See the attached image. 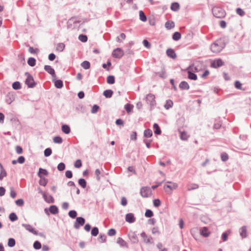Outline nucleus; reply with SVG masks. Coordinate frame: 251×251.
Returning <instances> with one entry per match:
<instances>
[{"label": "nucleus", "instance_id": "obj_1", "mask_svg": "<svg viewBox=\"0 0 251 251\" xmlns=\"http://www.w3.org/2000/svg\"><path fill=\"white\" fill-rule=\"evenodd\" d=\"M228 41L226 37L221 38L217 40L211 45V50L214 53H218L224 49Z\"/></svg>", "mask_w": 251, "mask_h": 251}, {"label": "nucleus", "instance_id": "obj_61", "mask_svg": "<svg viewBox=\"0 0 251 251\" xmlns=\"http://www.w3.org/2000/svg\"><path fill=\"white\" fill-rule=\"evenodd\" d=\"M116 231L114 228H110V229L108 230L107 232V234L110 236H114L116 234Z\"/></svg>", "mask_w": 251, "mask_h": 251}, {"label": "nucleus", "instance_id": "obj_14", "mask_svg": "<svg viewBox=\"0 0 251 251\" xmlns=\"http://www.w3.org/2000/svg\"><path fill=\"white\" fill-rule=\"evenodd\" d=\"M141 236L143 238L146 243L149 244L152 242H151L152 238L151 236L148 237L145 232L143 231L141 233Z\"/></svg>", "mask_w": 251, "mask_h": 251}, {"label": "nucleus", "instance_id": "obj_12", "mask_svg": "<svg viewBox=\"0 0 251 251\" xmlns=\"http://www.w3.org/2000/svg\"><path fill=\"white\" fill-rule=\"evenodd\" d=\"M166 54L168 57L174 59H176L177 57L174 50L171 48L167 50Z\"/></svg>", "mask_w": 251, "mask_h": 251}, {"label": "nucleus", "instance_id": "obj_49", "mask_svg": "<svg viewBox=\"0 0 251 251\" xmlns=\"http://www.w3.org/2000/svg\"><path fill=\"white\" fill-rule=\"evenodd\" d=\"M145 216L147 218H151L153 216V213L151 210L147 209L145 213Z\"/></svg>", "mask_w": 251, "mask_h": 251}, {"label": "nucleus", "instance_id": "obj_28", "mask_svg": "<svg viewBox=\"0 0 251 251\" xmlns=\"http://www.w3.org/2000/svg\"><path fill=\"white\" fill-rule=\"evenodd\" d=\"M177 184H176V183H173V185H165V186H164V189H165V190L166 192L167 193H170V192H169V191H168L166 189L167 188H169V189H170V191H171V190H172L173 189H176V187H177Z\"/></svg>", "mask_w": 251, "mask_h": 251}, {"label": "nucleus", "instance_id": "obj_6", "mask_svg": "<svg viewBox=\"0 0 251 251\" xmlns=\"http://www.w3.org/2000/svg\"><path fill=\"white\" fill-rule=\"evenodd\" d=\"M85 220L84 218L82 217H76L74 226L75 229H78L85 224Z\"/></svg>", "mask_w": 251, "mask_h": 251}, {"label": "nucleus", "instance_id": "obj_64", "mask_svg": "<svg viewBox=\"0 0 251 251\" xmlns=\"http://www.w3.org/2000/svg\"><path fill=\"white\" fill-rule=\"evenodd\" d=\"M143 44L144 46L148 49H150L151 47V43L146 39L143 40Z\"/></svg>", "mask_w": 251, "mask_h": 251}, {"label": "nucleus", "instance_id": "obj_21", "mask_svg": "<svg viewBox=\"0 0 251 251\" xmlns=\"http://www.w3.org/2000/svg\"><path fill=\"white\" fill-rule=\"evenodd\" d=\"M61 130L63 133L68 134L71 132V128L70 126L66 124L63 125L61 126Z\"/></svg>", "mask_w": 251, "mask_h": 251}, {"label": "nucleus", "instance_id": "obj_2", "mask_svg": "<svg viewBox=\"0 0 251 251\" xmlns=\"http://www.w3.org/2000/svg\"><path fill=\"white\" fill-rule=\"evenodd\" d=\"M212 13L217 18H223L226 16L225 11L221 7L215 6L212 8Z\"/></svg>", "mask_w": 251, "mask_h": 251}, {"label": "nucleus", "instance_id": "obj_47", "mask_svg": "<svg viewBox=\"0 0 251 251\" xmlns=\"http://www.w3.org/2000/svg\"><path fill=\"white\" fill-rule=\"evenodd\" d=\"M44 153L45 156L49 157L51 154L52 150L50 148H47L45 150Z\"/></svg>", "mask_w": 251, "mask_h": 251}, {"label": "nucleus", "instance_id": "obj_40", "mask_svg": "<svg viewBox=\"0 0 251 251\" xmlns=\"http://www.w3.org/2000/svg\"><path fill=\"white\" fill-rule=\"evenodd\" d=\"M68 215L71 218L75 219L76 218L77 212L75 210H71L69 212Z\"/></svg>", "mask_w": 251, "mask_h": 251}, {"label": "nucleus", "instance_id": "obj_43", "mask_svg": "<svg viewBox=\"0 0 251 251\" xmlns=\"http://www.w3.org/2000/svg\"><path fill=\"white\" fill-rule=\"evenodd\" d=\"M53 141L54 143L56 144H61L63 142L62 138L59 136H55L53 138Z\"/></svg>", "mask_w": 251, "mask_h": 251}, {"label": "nucleus", "instance_id": "obj_19", "mask_svg": "<svg viewBox=\"0 0 251 251\" xmlns=\"http://www.w3.org/2000/svg\"><path fill=\"white\" fill-rule=\"evenodd\" d=\"M201 234L204 237H207L209 235V232L206 227H203L200 230Z\"/></svg>", "mask_w": 251, "mask_h": 251}, {"label": "nucleus", "instance_id": "obj_3", "mask_svg": "<svg viewBox=\"0 0 251 251\" xmlns=\"http://www.w3.org/2000/svg\"><path fill=\"white\" fill-rule=\"evenodd\" d=\"M25 75L27 76L25 83L28 88H33L36 85V83L34 81L33 76L28 73L25 72Z\"/></svg>", "mask_w": 251, "mask_h": 251}, {"label": "nucleus", "instance_id": "obj_13", "mask_svg": "<svg viewBox=\"0 0 251 251\" xmlns=\"http://www.w3.org/2000/svg\"><path fill=\"white\" fill-rule=\"evenodd\" d=\"M37 175L40 178H42L44 177L43 176H47L49 175V173L46 169L40 168Z\"/></svg>", "mask_w": 251, "mask_h": 251}, {"label": "nucleus", "instance_id": "obj_63", "mask_svg": "<svg viewBox=\"0 0 251 251\" xmlns=\"http://www.w3.org/2000/svg\"><path fill=\"white\" fill-rule=\"evenodd\" d=\"M56 48L58 50H60L61 51H63V50L65 48V45L64 43H59L58 44Z\"/></svg>", "mask_w": 251, "mask_h": 251}, {"label": "nucleus", "instance_id": "obj_15", "mask_svg": "<svg viewBox=\"0 0 251 251\" xmlns=\"http://www.w3.org/2000/svg\"><path fill=\"white\" fill-rule=\"evenodd\" d=\"M129 238L132 243H137L138 242V237L134 232L129 234Z\"/></svg>", "mask_w": 251, "mask_h": 251}, {"label": "nucleus", "instance_id": "obj_32", "mask_svg": "<svg viewBox=\"0 0 251 251\" xmlns=\"http://www.w3.org/2000/svg\"><path fill=\"white\" fill-rule=\"evenodd\" d=\"M115 82V79L114 75H110L107 77V83L109 84H113Z\"/></svg>", "mask_w": 251, "mask_h": 251}, {"label": "nucleus", "instance_id": "obj_8", "mask_svg": "<svg viewBox=\"0 0 251 251\" xmlns=\"http://www.w3.org/2000/svg\"><path fill=\"white\" fill-rule=\"evenodd\" d=\"M224 65V62L220 58L214 60L211 63L210 66L213 68H218Z\"/></svg>", "mask_w": 251, "mask_h": 251}, {"label": "nucleus", "instance_id": "obj_10", "mask_svg": "<svg viewBox=\"0 0 251 251\" xmlns=\"http://www.w3.org/2000/svg\"><path fill=\"white\" fill-rule=\"evenodd\" d=\"M125 220L127 223L132 224L135 221L136 219L133 213H129L126 215Z\"/></svg>", "mask_w": 251, "mask_h": 251}, {"label": "nucleus", "instance_id": "obj_42", "mask_svg": "<svg viewBox=\"0 0 251 251\" xmlns=\"http://www.w3.org/2000/svg\"><path fill=\"white\" fill-rule=\"evenodd\" d=\"M48 182V180L45 177H43L42 178H40V179L39 181V184L40 185L45 186L47 184Z\"/></svg>", "mask_w": 251, "mask_h": 251}, {"label": "nucleus", "instance_id": "obj_34", "mask_svg": "<svg viewBox=\"0 0 251 251\" xmlns=\"http://www.w3.org/2000/svg\"><path fill=\"white\" fill-rule=\"evenodd\" d=\"M27 64L31 67H34L36 65V59L33 57H29L27 60Z\"/></svg>", "mask_w": 251, "mask_h": 251}, {"label": "nucleus", "instance_id": "obj_29", "mask_svg": "<svg viewBox=\"0 0 251 251\" xmlns=\"http://www.w3.org/2000/svg\"><path fill=\"white\" fill-rule=\"evenodd\" d=\"M181 37V33L178 31L174 33L172 36V38L175 41L179 40Z\"/></svg>", "mask_w": 251, "mask_h": 251}, {"label": "nucleus", "instance_id": "obj_57", "mask_svg": "<svg viewBox=\"0 0 251 251\" xmlns=\"http://www.w3.org/2000/svg\"><path fill=\"white\" fill-rule=\"evenodd\" d=\"M99 108L100 107L98 105L94 104L92 107L91 113L93 114L96 113L98 111Z\"/></svg>", "mask_w": 251, "mask_h": 251}, {"label": "nucleus", "instance_id": "obj_33", "mask_svg": "<svg viewBox=\"0 0 251 251\" xmlns=\"http://www.w3.org/2000/svg\"><path fill=\"white\" fill-rule=\"evenodd\" d=\"M81 66L84 69L87 70L90 67V63L88 61H84L81 64Z\"/></svg>", "mask_w": 251, "mask_h": 251}, {"label": "nucleus", "instance_id": "obj_22", "mask_svg": "<svg viewBox=\"0 0 251 251\" xmlns=\"http://www.w3.org/2000/svg\"><path fill=\"white\" fill-rule=\"evenodd\" d=\"M53 81L54 82V86L58 89L62 88L63 86V82L61 79L54 80Z\"/></svg>", "mask_w": 251, "mask_h": 251}, {"label": "nucleus", "instance_id": "obj_50", "mask_svg": "<svg viewBox=\"0 0 251 251\" xmlns=\"http://www.w3.org/2000/svg\"><path fill=\"white\" fill-rule=\"evenodd\" d=\"M133 107V106L132 105L130 104H129V103H126L125 105V109H126V112L128 113L131 112V111L132 110Z\"/></svg>", "mask_w": 251, "mask_h": 251}, {"label": "nucleus", "instance_id": "obj_39", "mask_svg": "<svg viewBox=\"0 0 251 251\" xmlns=\"http://www.w3.org/2000/svg\"><path fill=\"white\" fill-rule=\"evenodd\" d=\"M139 18L142 22H146L147 21V17L144 12L142 10L139 11Z\"/></svg>", "mask_w": 251, "mask_h": 251}, {"label": "nucleus", "instance_id": "obj_52", "mask_svg": "<svg viewBox=\"0 0 251 251\" xmlns=\"http://www.w3.org/2000/svg\"><path fill=\"white\" fill-rule=\"evenodd\" d=\"M57 168L59 171H63L65 169V165L64 163L61 162L57 165Z\"/></svg>", "mask_w": 251, "mask_h": 251}, {"label": "nucleus", "instance_id": "obj_54", "mask_svg": "<svg viewBox=\"0 0 251 251\" xmlns=\"http://www.w3.org/2000/svg\"><path fill=\"white\" fill-rule=\"evenodd\" d=\"M199 188V185L197 184H192L190 185L188 187V191H191L193 190H195L196 189H198Z\"/></svg>", "mask_w": 251, "mask_h": 251}, {"label": "nucleus", "instance_id": "obj_55", "mask_svg": "<svg viewBox=\"0 0 251 251\" xmlns=\"http://www.w3.org/2000/svg\"><path fill=\"white\" fill-rule=\"evenodd\" d=\"M7 176V173L5 169H2L0 171V180H2L3 178Z\"/></svg>", "mask_w": 251, "mask_h": 251}, {"label": "nucleus", "instance_id": "obj_26", "mask_svg": "<svg viewBox=\"0 0 251 251\" xmlns=\"http://www.w3.org/2000/svg\"><path fill=\"white\" fill-rule=\"evenodd\" d=\"M188 78L191 80H196L198 77L196 74L190 71L188 72Z\"/></svg>", "mask_w": 251, "mask_h": 251}, {"label": "nucleus", "instance_id": "obj_45", "mask_svg": "<svg viewBox=\"0 0 251 251\" xmlns=\"http://www.w3.org/2000/svg\"><path fill=\"white\" fill-rule=\"evenodd\" d=\"M33 248L35 250H39L42 248L41 243L38 241H36L33 243Z\"/></svg>", "mask_w": 251, "mask_h": 251}, {"label": "nucleus", "instance_id": "obj_59", "mask_svg": "<svg viewBox=\"0 0 251 251\" xmlns=\"http://www.w3.org/2000/svg\"><path fill=\"white\" fill-rule=\"evenodd\" d=\"M74 166L76 168H79L82 166V162L81 160L77 159L74 163Z\"/></svg>", "mask_w": 251, "mask_h": 251}, {"label": "nucleus", "instance_id": "obj_37", "mask_svg": "<svg viewBox=\"0 0 251 251\" xmlns=\"http://www.w3.org/2000/svg\"><path fill=\"white\" fill-rule=\"evenodd\" d=\"M173 106V102L171 100H168L166 101V103L164 105V107L166 109H169Z\"/></svg>", "mask_w": 251, "mask_h": 251}, {"label": "nucleus", "instance_id": "obj_60", "mask_svg": "<svg viewBox=\"0 0 251 251\" xmlns=\"http://www.w3.org/2000/svg\"><path fill=\"white\" fill-rule=\"evenodd\" d=\"M15 203L19 206H22L24 204V201L23 199H18L15 201Z\"/></svg>", "mask_w": 251, "mask_h": 251}, {"label": "nucleus", "instance_id": "obj_44", "mask_svg": "<svg viewBox=\"0 0 251 251\" xmlns=\"http://www.w3.org/2000/svg\"><path fill=\"white\" fill-rule=\"evenodd\" d=\"M16 244L15 240L13 238L8 239L7 245L9 247H13Z\"/></svg>", "mask_w": 251, "mask_h": 251}, {"label": "nucleus", "instance_id": "obj_9", "mask_svg": "<svg viewBox=\"0 0 251 251\" xmlns=\"http://www.w3.org/2000/svg\"><path fill=\"white\" fill-rule=\"evenodd\" d=\"M22 226L24 227L26 230L33 233L34 235H38V231L35 229L30 225L22 224Z\"/></svg>", "mask_w": 251, "mask_h": 251}, {"label": "nucleus", "instance_id": "obj_56", "mask_svg": "<svg viewBox=\"0 0 251 251\" xmlns=\"http://www.w3.org/2000/svg\"><path fill=\"white\" fill-rule=\"evenodd\" d=\"M221 160L225 162V161H226L228 159V155L226 153L224 152L221 154Z\"/></svg>", "mask_w": 251, "mask_h": 251}, {"label": "nucleus", "instance_id": "obj_23", "mask_svg": "<svg viewBox=\"0 0 251 251\" xmlns=\"http://www.w3.org/2000/svg\"><path fill=\"white\" fill-rule=\"evenodd\" d=\"M153 128H154V133L156 135H160L161 133V130L157 123H154L153 125Z\"/></svg>", "mask_w": 251, "mask_h": 251}, {"label": "nucleus", "instance_id": "obj_7", "mask_svg": "<svg viewBox=\"0 0 251 251\" xmlns=\"http://www.w3.org/2000/svg\"><path fill=\"white\" fill-rule=\"evenodd\" d=\"M112 54L114 57L120 59L123 56L124 53L121 48H117L114 50Z\"/></svg>", "mask_w": 251, "mask_h": 251}, {"label": "nucleus", "instance_id": "obj_16", "mask_svg": "<svg viewBox=\"0 0 251 251\" xmlns=\"http://www.w3.org/2000/svg\"><path fill=\"white\" fill-rule=\"evenodd\" d=\"M179 87L181 90H188L190 88V86L186 81H182L179 83Z\"/></svg>", "mask_w": 251, "mask_h": 251}, {"label": "nucleus", "instance_id": "obj_18", "mask_svg": "<svg viewBox=\"0 0 251 251\" xmlns=\"http://www.w3.org/2000/svg\"><path fill=\"white\" fill-rule=\"evenodd\" d=\"M117 243L120 245L121 247H128L126 242L121 237H119L117 239Z\"/></svg>", "mask_w": 251, "mask_h": 251}, {"label": "nucleus", "instance_id": "obj_4", "mask_svg": "<svg viewBox=\"0 0 251 251\" xmlns=\"http://www.w3.org/2000/svg\"><path fill=\"white\" fill-rule=\"evenodd\" d=\"M155 98V96L151 93L147 95L145 98L147 103L149 104L151 107L154 106L156 104Z\"/></svg>", "mask_w": 251, "mask_h": 251}, {"label": "nucleus", "instance_id": "obj_36", "mask_svg": "<svg viewBox=\"0 0 251 251\" xmlns=\"http://www.w3.org/2000/svg\"><path fill=\"white\" fill-rule=\"evenodd\" d=\"M165 27L168 29H170L175 26V23L173 21H167L165 24Z\"/></svg>", "mask_w": 251, "mask_h": 251}, {"label": "nucleus", "instance_id": "obj_27", "mask_svg": "<svg viewBox=\"0 0 251 251\" xmlns=\"http://www.w3.org/2000/svg\"><path fill=\"white\" fill-rule=\"evenodd\" d=\"M78 183L82 188H85L86 187L87 182L84 178H79L78 180Z\"/></svg>", "mask_w": 251, "mask_h": 251}, {"label": "nucleus", "instance_id": "obj_62", "mask_svg": "<svg viewBox=\"0 0 251 251\" xmlns=\"http://www.w3.org/2000/svg\"><path fill=\"white\" fill-rule=\"evenodd\" d=\"M153 204L154 206L156 207H159L161 204V201L158 199H155L153 201Z\"/></svg>", "mask_w": 251, "mask_h": 251}, {"label": "nucleus", "instance_id": "obj_46", "mask_svg": "<svg viewBox=\"0 0 251 251\" xmlns=\"http://www.w3.org/2000/svg\"><path fill=\"white\" fill-rule=\"evenodd\" d=\"M78 39L82 42H86L88 40L87 36L85 34H80L78 36Z\"/></svg>", "mask_w": 251, "mask_h": 251}, {"label": "nucleus", "instance_id": "obj_30", "mask_svg": "<svg viewBox=\"0 0 251 251\" xmlns=\"http://www.w3.org/2000/svg\"><path fill=\"white\" fill-rule=\"evenodd\" d=\"M152 135V132L151 129H147L144 130V136L146 138H150Z\"/></svg>", "mask_w": 251, "mask_h": 251}, {"label": "nucleus", "instance_id": "obj_25", "mask_svg": "<svg viewBox=\"0 0 251 251\" xmlns=\"http://www.w3.org/2000/svg\"><path fill=\"white\" fill-rule=\"evenodd\" d=\"M113 94V92L112 90L110 89H107L105 91H104L103 93V96L106 98H110Z\"/></svg>", "mask_w": 251, "mask_h": 251}, {"label": "nucleus", "instance_id": "obj_53", "mask_svg": "<svg viewBox=\"0 0 251 251\" xmlns=\"http://www.w3.org/2000/svg\"><path fill=\"white\" fill-rule=\"evenodd\" d=\"M236 12L237 14L240 16H244L245 14V11L241 8H237L236 9Z\"/></svg>", "mask_w": 251, "mask_h": 251}, {"label": "nucleus", "instance_id": "obj_35", "mask_svg": "<svg viewBox=\"0 0 251 251\" xmlns=\"http://www.w3.org/2000/svg\"><path fill=\"white\" fill-rule=\"evenodd\" d=\"M12 86L13 89L16 90H19L21 88V83L19 81L14 82L12 83Z\"/></svg>", "mask_w": 251, "mask_h": 251}, {"label": "nucleus", "instance_id": "obj_41", "mask_svg": "<svg viewBox=\"0 0 251 251\" xmlns=\"http://www.w3.org/2000/svg\"><path fill=\"white\" fill-rule=\"evenodd\" d=\"M188 138V136L185 131L180 132V138L183 141L187 140Z\"/></svg>", "mask_w": 251, "mask_h": 251}, {"label": "nucleus", "instance_id": "obj_17", "mask_svg": "<svg viewBox=\"0 0 251 251\" xmlns=\"http://www.w3.org/2000/svg\"><path fill=\"white\" fill-rule=\"evenodd\" d=\"M49 211L51 214L55 215L58 213L59 210L56 205H51L49 207Z\"/></svg>", "mask_w": 251, "mask_h": 251}, {"label": "nucleus", "instance_id": "obj_58", "mask_svg": "<svg viewBox=\"0 0 251 251\" xmlns=\"http://www.w3.org/2000/svg\"><path fill=\"white\" fill-rule=\"evenodd\" d=\"M242 83L239 81L236 80L235 81L234 86L236 89L242 90Z\"/></svg>", "mask_w": 251, "mask_h": 251}, {"label": "nucleus", "instance_id": "obj_51", "mask_svg": "<svg viewBox=\"0 0 251 251\" xmlns=\"http://www.w3.org/2000/svg\"><path fill=\"white\" fill-rule=\"evenodd\" d=\"M160 77L162 78H165L166 77V75L165 73V71L164 68H163L161 72H158L156 73Z\"/></svg>", "mask_w": 251, "mask_h": 251}, {"label": "nucleus", "instance_id": "obj_20", "mask_svg": "<svg viewBox=\"0 0 251 251\" xmlns=\"http://www.w3.org/2000/svg\"><path fill=\"white\" fill-rule=\"evenodd\" d=\"M240 234L242 238L247 237V227L246 226H243L240 228Z\"/></svg>", "mask_w": 251, "mask_h": 251}, {"label": "nucleus", "instance_id": "obj_11", "mask_svg": "<svg viewBox=\"0 0 251 251\" xmlns=\"http://www.w3.org/2000/svg\"><path fill=\"white\" fill-rule=\"evenodd\" d=\"M44 70L49 74L51 75L53 78L56 77V75L54 70L50 65H45Z\"/></svg>", "mask_w": 251, "mask_h": 251}, {"label": "nucleus", "instance_id": "obj_24", "mask_svg": "<svg viewBox=\"0 0 251 251\" xmlns=\"http://www.w3.org/2000/svg\"><path fill=\"white\" fill-rule=\"evenodd\" d=\"M179 8V4L177 2H174L171 4V9L173 11H178Z\"/></svg>", "mask_w": 251, "mask_h": 251}, {"label": "nucleus", "instance_id": "obj_31", "mask_svg": "<svg viewBox=\"0 0 251 251\" xmlns=\"http://www.w3.org/2000/svg\"><path fill=\"white\" fill-rule=\"evenodd\" d=\"M44 199L48 203H53L54 202V200L51 195L48 196L46 194L45 198H44Z\"/></svg>", "mask_w": 251, "mask_h": 251}, {"label": "nucleus", "instance_id": "obj_48", "mask_svg": "<svg viewBox=\"0 0 251 251\" xmlns=\"http://www.w3.org/2000/svg\"><path fill=\"white\" fill-rule=\"evenodd\" d=\"M91 235L93 236H96L99 234V229L97 227H94L91 230Z\"/></svg>", "mask_w": 251, "mask_h": 251}, {"label": "nucleus", "instance_id": "obj_5", "mask_svg": "<svg viewBox=\"0 0 251 251\" xmlns=\"http://www.w3.org/2000/svg\"><path fill=\"white\" fill-rule=\"evenodd\" d=\"M151 193V191L149 187H142L140 189V194L144 198L149 197Z\"/></svg>", "mask_w": 251, "mask_h": 251}, {"label": "nucleus", "instance_id": "obj_38", "mask_svg": "<svg viewBox=\"0 0 251 251\" xmlns=\"http://www.w3.org/2000/svg\"><path fill=\"white\" fill-rule=\"evenodd\" d=\"M9 219L11 222H14L18 220V217L15 213L12 212L9 215Z\"/></svg>", "mask_w": 251, "mask_h": 251}]
</instances>
